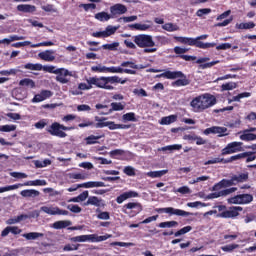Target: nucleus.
I'll return each mask as SVG.
<instances>
[{"instance_id":"nucleus-48","label":"nucleus","mask_w":256,"mask_h":256,"mask_svg":"<svg viewBox=\"0 0 256 256\" xmlns=\"http://www.w3.org/2000/svg\"><path fill=\"white\" fill-rule=\"evenodd\" d=\"M99 139H101V136L90 135L85 138V142L86 145H95L98 143Z\"/></svg>"},{"instance_id":"nucleus-57","label":"nucleus","mask_w":256,"mask_h":256,"mask_svg":"<svg viewBox=\"0 0 256 256\" xmlns=\"http://www.w3.org/2000/svg\"><path fill=\"white\" fill-rule=\"evenodd\" d=\"M117 47H119V42H113L112 44L102 45V49H107L108 51H117Z\"/></svg>"},{"instance_id":"nucleus-33","label":"nucleus","mask_w":256,"mask_h":256,"mask_svg":"<svg viewBox=\"0 0 256 256\" xmlns=\"http://www.w3.org/2000/svg\"><path fill=\"white\" fill-rule=\"evenodd\" d=\"M20 87H28L29 89H35V81L31 78H24L19 82Z\"/></svg>"},{"instance_id":"nucleus-59","label":"nucleus","mask_w":256,"mask_h":256,"mask_svg":"<svg viewBox=\"0 0 256 256\" xmlns=\"http://www.w3.org/2000/svg\"><path fill=\"white\" fill-rule=\"evenodd\" d=\"M225 161H226L225 158H220V157H218V158H214V159H211V160L206 161V162L204 163V165H215V164H217V163H224V164H226Z\"/></svg>"},{"instance_id":"nucleus-13","label":"nucleus","mask_w":256,"mask_h":256,"mask_svg":"<svg viewBox=\"0 0 256 256\" xmlns=\"http://www.w3.org/2000/svg\"><path fill=\"white\" fill-rule=\"evenodd\" d=\"M55 75H57L56 81H58V83H62V85H65L66 83H69L68 77H71L72 74L65 68H58L55 70Z\"/></svg>"},{"instance_id":"nucleus-63","label":"nucleus","mask_w":256,"mask_h":256,"mask_svg":"<svg viewBox=\"0 0 256 256\" xmlns=\"http://www.w3.org/2000/svg\"><path fill=\"white\" fill-rule=\"evenodd\" d=\"M67 209H69V211H71V213H81V211H82L81 207L77 204H69L67 206Z\"/></svg>"},{"instance_id":"nucleus-42","label":"nucleus","mask_w":256,"mask_h":256,"mask_svg":"<svg viewBox=\"0 0 256 256\" xmlns=\"http://www.w3.org/2000/svg\"><path fill=\"white\" fill-rule=\"evenodd\" d=\"M35 215H36V217H39V213L37 211H34L30 215H28V214H21L19 216H16V219H17L18 223H21V221H25L27 219H31V217H35Z\"/></svg>"},{"instance_id":"nucleus-16","label":"nucleus","mask_w":256,"mask_h":256,"mask_svg":"<svg viewBox=\"0 0 256 256\" xmlns=\"http://www.w3.org/2000/svg\"><path fill=\"white\" fill-rule=\"evenodd\" d=\"M40 211H43L44 213H47V215H69V211L63 210L59 207L42 206L40 208Z\"/></svg>"},{"instance_id":"nucleus-27","label":"nucleus","mask_w":256,"mask_h":256,"mask_svg":"<svg viewBox=\"0 0 256 256\" xmlns=\"http://www.w3.org/2000/svg\"><path fill=\"white\" fill-rule=\"evenodd\" d=\"M20 195L22 197H39V195H41V192H39L38 190L35 189H26V190H22L20 192Z\"/></svg>"},{"instance_id":"nucleus-11","label":"nucleus","mask_w":256,"mask_h":256,"mask_svg":"<svg viewBox=\"0 0 256 256\" xmlns=\"http://www.w3.org/2000/svg\"><path fill=\"white\" fill-rule=\"evenodd\" d=\"M156 213H169L170 215H177L178 217H189L193 215L191 212H187L185 210L181 209H175L173 207H167V208H156Z\"/></svg>"},{"instance_id":"nucleus-10","label":"nucleus","mask_w":256,"mask_h":256,"mask_svg":"<svg viewBox=\"0 0 256 256\" xmlns=\"http://www.w3.org/2000/svg\"><path fill=\"white\" fill-rule=\"evenodd\" d=\"M252 201L253 195L251 194H238L229 199V203H232L233 205H249Z\"/></svg>"},{"instance_id":"nucleus-61","label":"nucleus","mask_w":256,"mask_h":256,"mask_svg":"<svg viewBox=\"0 0 256 256\" xmlns=\"http://www.w3.org/2000/svg\"><path fill=\"white\" fill-rule=\"evenodd\" d=\"M40 96H42L43 101H46V99H50V97H53V92L51 90H41Z\"/></svg>"},{"instance_id":"nucleus-46","label":"nucleus","mask_w":256,"mask_h":256,"mask_svg":"<svg viewBox=\"0 0 256 256\" xmlns=\"http://www.w3.org/2000/svg\"><path fill=\"white\" fill-rule=\"evenodd\" d=\"M233 89H237V83L235 82H227L221 85L222 91H233Z\"/></svg>"},{"instance_id":"nucleus-24","label":"nucleus","mask_w":256,"mask_h":256,"mask_svg":"<svg viewBox=\"0 0 256 256\" xmlns=\"http://www.w3.org/2000/svg\"><path fill=\"white\" fill-rule=\"evenodd\" d=\"M73 222L70 220H59L52 224L53 229H67V227H71Z\"/></svg>"},{"instance_id":"nucleus-45","label":"nucleus","mask_w":256,"mask_h":256,"mask_svg":"<svg viewBox=\"0 0 256 256\" xmlns=\"http://www.w3.org/2000/svg\"><path fill=\"white\" fill-rule=\"evenodd\" d=\"M236 29H255V22H246V23H240L236 24Z\"/></svg>"},{"instance_id":"nucleus-32","label":"nucleus","mask_w":256,"mask_h":256,"mask_svg":"<svg viewBox=\"0 0 256 256\" xmlns=\"http://www.w3.org/2000/svg\"><path fill=\"white\" fill-rule=\"evenodd\" d=\"M23 39H25V37L23 36L11 35L9 36V38H4L0 40V43L10 45L12 41H23Z\"/></svg>"},{"instance_id":"nucleus-21","label":"nucleus","mask_w":256,"mask_h":256,"mask_svg":"<svg viewBox=\"0 0 256 256\" xmlns=\"http://www.w3.org/2000/svg\"><path fill=\"white\" fill-rule=\"evenodd\" d=\"M124 209H134L132 211V217H135L136 215H139L141 211H143V205L139 202H129L124 205Z\"/></svg>"},{"instance_id":"nucleus-1","label":"nucleus","mask_w":256,"mask_h":256,"mask_svg":"<svg viewBox=\"0 0 256 256\" xmlns=\"http://www.w3.org/2000/svg\"><path fill=\"white\" fill-rule=\"evenodd\" d=\"M87 83H80L78 85V89L80 91H89L93 89V85L98 87V89H105L106 91H113L115 87L113 85L120 83L121 85H125L127 83V79H121L119 76H102V77H90L87 79Z\"/></svg>"},{"instance_id":"nucleus-23","label":"nucleus","mask_w":256,"mask_h":256,"mask_svg":"<svg viewBox=\"0 0 256 256\" xmlns=\"http://www.w3.org/2000/svg\"><path fill=\"white\" fill-rule=\"evenodd\" d=\"M17 11H20L21 13H35V11H37V7L30 4H19L17 6Z\"/></svg>"},{"instance_id":"nucleus-7","label":"nucleus","mask_w":256,"mask_h":256,"mask_svg":"<svg viewBox=\"0 0 256 256\" xmlns=\"http://www.w3.org/2000/svg\"><path fill=\"white\" fill-rule=\"evenodd\" d=\"M113 235L105 234L103 236H98L97 234H88V235H80L70 238L72 243H85L90 241L91 243H101V241H107V239H111Z\"/></svg>"},{"instance_id":"nucleus-39","label":"nucleus","mask_w":256,"mask_h":256,"mask_svg":"<svg viewBox=\"0 0 256 256\" xmlns=\"http://www.w3.org/2000/svg\"><path fill=\"white\" fill-rule=\"evenodd\" d=\"M110 107L111 109L109 110V113H113V111H123V109H125V104L121 102H112Z\"/></svg>"},{"instance_id":"nucleus-38","label":"nucleus","mask_w":256,"mask_h":256,"mask_svg":"<svg viewBox=\"0 0 256 256\" xmlns=\"http://www.w3.org/2000/svg\"><path fill=\"white\" fill-rule=\"evenodd\" d=\"M177 121V115H170L162 117L160 124L161 125H171V123H175Z\"/></svg>"},{"instance_id":"nucleus-8","label":"nucleus","mask_w":256,"mask_h":256,"mask_svg":"<svg viewBox=\"0 0 256 256\" xmlns=\"http://www.w3.org/2000/svg\"><path fill=\"white\" fill-rule=\"evenodd\" d=\"M78 199L80 201H87L84 205L87 207L89 205H93L94 207H105V200L97 197V196H89V191L85 190L80 195H78Z\"/></svg>"},{"instance_id":"nucleus-14","label":"nucleus","mask_w":256,"mask_h":256,"mask_svg":"<svg viewBox=\"0 0 256 256\" xmlns=\"http://www.w3.org/2000/svg\"><path fill=\"white\" fill-rule=\"evenodd\" d=\"M173 51L177 55L176 58H178V59H183L184 61H196L197 60V56L185 55V53H187V51H189V49H187V48L175 46Z\"/></svg>"},{"instance_id":"nucleus-49","label":"nucleus","mask_w":256,"mask_h":256,"mask_svg":"<svg viewBox=\"0 0 256 256\" xmlns=\"http://www.w3.org/2000/svg\"><path fill=\"white\" fill-rule=\"evenodd\" d=\"M17 129V126L16 125H9V124H6V125H3V126H0V132L2 133H11V131H15Z\"/></svg>"},{"instance_id":"nucleus-40","label":"nucleus","mask_w":256,"mask_h":256,"mask_svg":"<svg viewBox=\"0 0 256 256\" xmlns=\"http://www.w3.org/2000/svg\"><path fill=\"white\" fill-rule=\"evenodd\" d=\"M95 121H97L96 124H94V127L96 129H103V127H107V118H100L99 116H95Z\"/></svg>"},{"instance_id":"nucleus-62","label":"nucleus","mask_w":256,"mask_h":256,"mask_svg":"<svg viewBox=\"0 0 256 256\" xmlns=\"http://www.w3.org/2000/svg\"><path fill=\"white\" fill-rule=\"evenodd\" d=\"M211 8H201L198 9L196 12V16L197 17H203V15H209V13H211Z\"/></svg>"},{"instance_id":"nucleus-6","label":"nucleus","mask_w":256,"mask_h":256,"mask_svg":"<svg viewBox=\"0 0 256 256\" xmlns=\"http://www.w3.org/2000/svg\"><path fill=\"white\" fill-rule=\"evenodd\" d=\"M73 129H75L73 126H65L59 122H53L46 128V131L49 135H52V137L65 139V137H67V133L65 131H73Z\"/></svg>"},{"instance_id":"nucleus-9","label":"nucleus","mask_w":256,"mask_h":256,"mask_svg":"<svg viewBox=\"0 0 256 256\" xmlns=\"http://www.w3.org/2000/svg\"><path fill=\"white\" fill-rule=\"evenodd\" d=\"M241 151H245L243 148V142H230L226 145L224 149H222L221 155H233V153H241Z\"/></svg>"},{"instance_id":"nucleus-3","label":"nucleus","mask_w":256,"mask_h":256,"mask_svg":"<svg viewBox=\"0 0 256 256\" xmlns=\"http://www.w3.org/2000/svg\"><path fill=\"white\" fill-rule=\"evenodd\" d=\"M161 77L171 80L177 79L172 82V87H187V85H191V80H189V77L182 71L166 70L165 72L156 75V79H161Z\"/></svg>"},{"instance_id":"nucleus-34","label":"nucleus","mask_w":256,"mask_h":256,"mask_svg":"<svg viewBox=\"0 0 256 256\" xmlns=\"http://www.w3.org/2000/svg\"><path fill=\"white\" fill-rule=\"evenodd\" d=\"M168 173L169 170L150 171L147 173V176L151 177L152 179H157L159 177H163V175H167Z\"/></svg>"},{"instance_id":"nucleus-50","label":"nucleus","mask_w":256,"mask_h":256,"mask_svg":"<svg viewBox=\"0 0 256 256\" xmlns=\"http://www.w3.org/2000/svg\"><path fill=\"white\" fill-rule=\"evenodd\" d=\"M111 159H119L117 157H121V155H125V150L115 149L109 152Z\"/></svg>"},{"instance_id":"nucleus-25","label":"nucleus","mask_w":256,"mask_h":256,"mask_svg":"<svg viewBox=\"0 0 256 256\" xmlns=\"http://www.w3.org/2000/svg\"><path fill=\"white\" fill-rule=\"evenodd\" d=\"M24 184V187H45V185H47V181L46 180H30L27 181Z\"/></svg>"},{"instance_id":"nucleus-58","label":"nucleus","mask_w":256,"mask_h":256,"mask_svg":"<svg viewBox=\"0 0 256 256\" xmlns=\"http://www.w3.org/2000/svg\"><path fill=\"white\" fill-rule=\"evenodd\" d=\"M123 173H125V175H127L128 177H135L136 175L135 168H133V166H126L123 169Z\"/></svg>"},{"instance_id":"nucleus-36","label":"nucleus","mask_w":256,"mask_h":256,"mask_svg":"<svg viewBox=\"0 0 256 256\" xmlns=\"http://www.w3.org/2000/svg\"><path fill=\"white\" fill-rule=\"evenodd\" d=\"M43 233L39 232H29L26 234H23L22 236L27 239V241H35V239H39V237H43Z\"/></svg>"},{"instance_id":"nucleus-53","label":"nucleus","mask_w":256,"mask_h":256,"mask_svg":"<svg viewBox=\"0 0 256 256\" xmlns=\"http://www.w3.org/2000/svg\"><path fill=\"white\" fill-rule=\"evenodd\" d=\"M53 45H55V43L51 41H45L37 44H31L30 47H32V49H37V47H53Z\"/></svg>"},{"instance_id":"nucleus-2","label":"nucleus","mask_w":256,"mask_h":256,"mask_svg":"<svg viewBox=\"0 0 256 256\" xmlns=\"http://www.w3.org/2000/svg\"><path fill=\"white\" fill-rule=\"evenodd\" d=\"M217 104V98L213 94L205 93L193 98L190 107L194 113H203L206 109Z\"/></svg>"},{"instance_id":"nucleus-22","label":"nucleus","mask_w":256,"mask_h":256,"mask_svg":"<svg viewBox=\"0 0 256 256\" xmlns=\"http://www.w3.org/2000/svg\"><path fill=\"white\" fill-rule=\"evenodd\" d=\"M232 181L234 185H239V183H245L246 181H249V172L233 175Z\"/></svg>"},{"instance_id":"nucleus-44","label":"nucleus","mask_w":256,"mask_h":256,"mask_svg":"<svg viewBox=\"0 0 256 256\" xmlns=\"http://www.w3.org/2000/svg\"><path fill=\"white\" fill-rule=\"evenodd\" d=\"M129 27L131 29H135L136 31H147V29H149L151 26L147 25V24H130Z\"/></svg>"},{"instance_id":"nucleus-26","label":"nucleus","mask_w":256,"mask_h":256,"mask_svg":"<svg viewBox=\"0 0 256 256\" xmlns=\"http://www.w3.org/2000/svg\"><path fill=\"white\" fill-rule=\"evenodd\" d=\"M240 135V140L241 141H256V134L250 133V132H245V130L239 132Z\"/></svg>"},{"instance_id":"nucleus-60","label":"nucleus","mask_w":256,"mask_h":256,"mask_svg":"<svg viewBox=\"0 0 256 256\" xmlns=\"http://www.w3.org/2000/svg\"><path fill=\"white\" fill-rule=\"evenodd\" d=\"M216 43L215 42H212V43H209V42H206V43H203L202 41L199 42L198 44V49H211V47H216Z\"/></svg>"},{"instance_id":"nucleus-28","label":"nucleus","mask_w":256,"mask_h":256,"mask_svg":"<svg viewBox=\"0 0 256 256\" xmlns=\"http://www.w3.org/2000/svg\"><path fill=\"white\" fill-rule=\"evenodd\" d=\"M79 187H84V189H91L93 187H107V185H105V182L90 181V182L79 184Z\"/></svg>"},{"instance_id":"nucleus-64","label":"nucleus","mask_w":256,"mask_h":256,"mask_svg":"<svg viewBox=\"0 0 256 256\" xmlns=\"http://www.w3.org/2000/svg\"><path fill=\"white\" fill-rule=\"evenodd\" d=\"M220 185H222V188L223 187H233V185H235V183L233 182V178H230L229 180L222 179L220 181Z\"/></svg>"},{"instance_id":"nucleus-37","label":"nucleus","mask_w":256,"mask_h":256,"mask_svg":"<svg viewBox=\"0 0 256 256\" xmlns=\"http://www.w3.org/2000/svg\"><path fill=\"white\" fill-rule=\"evenodd\" d=\"M247 155H249L248 153H240V154H236L234 156H231L230 158H227L224 162L225 163H233V161H239L241 159H245L247 157Z\"/></svg>"},{"instance_id":"nucleus-5","label":"nucleus","mask_w":256,"mask_h":256,"mask_svg":"<svg viewBox=\"0 0 256 256\" xmlns=\"http://www.w3.org/2000/svg\"><path fill=\"white\" fill-rule=\"evenodd\" d=\"M217 209V217H220L221 219H237L239 213L243 211V207L241 206L227 207L225 205H218Z\"/></svg>"},{"instance_id":"nucleus-54","label":"nucleus","mask_w":256,"mask_h":256,"mask_svg":"<svg viewBox=\"0 0 256 256\" xmlns=\"http://www.w3.org/2000/svg\"><path fill=\"white\" fill-rule=\"evenodd\" d=\"M79 247H81V244H66L63 247V251L69 252V251H78Z\"/></svg>"},{"instance_id":"nucleus-31","label":"nucleus","mask_w":256,"mask_h":256,"mask_svg":"<svg viewBox=\"0 0 256 256\" xmlns=\"http://www.w3.org/2000/svg\"><path fill=\"white\" fill-rule=\"evenodd\" d=\"M95 19H97V21L105 22L109 21V19H113V16L105 11H102L95 14Z\"/></svg>"},{"instance_id":"nucleus-12","label":"nucleus","mask_w":256,"mask_h":256,"mask_svg":"<svg viewBox=\"0 0 256 256\" xmlns=\"http://www.w3.org/2000/svg\"><path fill=\"white\" fill-rule=\"evenodd\" d=\"M218 135V137H227V127L212 126L204 130V135Z\"/></svg>"},{"instance_id":"nucleus-15","label":"nucleus","mask_w":256,"mask_h":256,"mask_svg":"<svg viewBox=\"0 0 256 256\" xmlns=\"http://www.w3.org/2000/svg\"><path fill=\"white\" fill-rule=\"evenodd\" d=\"M117 29H119V27L108 25L104 31L93 32L92 37H96L97 39H101V37H111V35H115Z\"/></svg>"},{"instance_id":"nucleus-47","label":"nucleus","mask_w":256,"mask_h":256,"mask_svg":"<svg viewBox=\"0 0 256 256\" xmlns=\"http://www.w3.org/2000/svg\"><path fill=\"white\" fill-rule=\"evenodd\" d=\"M177 225H179V222L177 221H167V222H161L158 224V227H160V229H165V228H171V227H177Z\"/></svg>"},{"instance_id":"nucleus-41","label":"nucleus","mask_w":256,"mask_h":256,"mask_svg":"<svg viewBox=\"0 0 256 256\" xmlns=\"http://www.w3.org/2000/svg\"><path fill=\"white\" fill-rule=\"evenodd\" d=\"M24 69H28L30 71H43V65L42 64H33V63H27L24 65Z\"/></svg>"},{"instance_id":"nucleus-18","label":"nucleus","mask_w":256,"mask_h":256,"mask_svg":"<svg viewBox=\"0 0 256 256\" xmlns=\"http://www.w3.org/2000/svg\"><path fill=\"white\" fill-rule=\"evenodd\" d=\"M135 197H139V193L133 190L124 192L122 194H120L117 198H116V202L121 205V203H123L124 201H127V199H133Z\"/></svg>"},{"instance_id":"nucleus-56","label":"nucleus","mask_w":256,"mask_h":256,"mask_svg":"<svg viewBox=\"0 0 256 256\" xmlns=\"http://www.w3.org/2000/svg\"><path fill=\"white\" fill-rule=\"evenodd\" d=\"M123 121H137V118L135 117V112H128L122 116Z\"/></svg>"},{"instance_id":"nucleus-43","label":"nucleus","mask_w":256,"mask_h":256,"mask_svg":"<svg viewBox=\"0 0 256 256\" xmlns=\"http://www.w3.org/2000/svg\"><path fill=\"white\" fill-rule=\"evenodd\" d=\"M162 29H164V31H168L169 33H173V31H179V26L173 23H165L162 25Z\"/></svg>"},{"instance_id":"nucleus-30","label":"nucleus","mask_w":256,"mask_h":256,"mask_svg":"<svg viewBox=\"0 0 256 256\" xmlns=\"http://www.w3.org/2000/svg\"><path fill=\"white\" fill-rule=\"evenodd\" d=\"M106 127H108L110 131H115V129H129L130 126L125 124H116L113 121H108L106 122Z\"/></svg>"},{"instance_id":"nucleus-17","label":"nucleus","mask_w":256,"mask_h":256,"mask_svg":"<svg viewBox=\"0 0 256 256\" xmlns=\"http://www.w3.org/2000/svg\"><path fill=\"white\" fill-rule=\"evenodd\" d=\"M237 191V188L232 187L228 188L219 192H213L206 196V199H219V197H227V195H231V193H235Z\"/></svg>"},{"instance_id":"nucleus-55","label":"nucleus","mask_w":256,"mask_h":256,"mask_svg":"<svg viewBox=\"0 0 256 256\" xmlns=\"http://www.w3.org/2000/svg\"><path fill=\"white\" fill-rule=\"evenodd\" d=\"M96 213H98V215H97L98 219H102V220H106V221L111 219V215L109 214V212H101V210L98 208L96 210Z\"/></svg>"},{"instance_id":"nucleus-35","label":"nucleus","mask_w":256,"mask_h":256,"mask_svg":"<svg viewBox=\"0 0 256 256\" xmlns=\"http://www.w3.org/2000/svg\"><path fill=\"white\" fill-rule=\"evenodd\" d=\"M181 149H183V145L173 144L160 148V151H170V153H173V151H181Z\"/></svg>"},{"instance_id":"nucleus-4","label":"nucleus","mask_w":256,"mask_h":256,"mask_svg":"<svg viewBox=\"0 0 256 256\" xmlns=\"http://www.w3.org/2000/svg\"><path fill=\"white\" fill-rule=\"evenodd\" d=\"M134 43L140 49H144V53H156L157 48H147L155 47V41H153V36L147 34H139L133 36Z\"/></svg>"},{"instance_id":"nucleus-29","label":"nucleus","mask_w":256,"mask_h":256,"mask_svg":"<svg viewBox=\"0 0 256 256\" xmlns=\"http://www.w3.org/2000/svg\"><path fill=\"white\" fill-rule=\"evenodd\" d=\"M53 53H55L53 50H47L45 52L40 53L39 57L43 61H55V56H53Z\"/></svg>"},{"instance_id":"nucleus-51","label":"nucleus","mask_w":256,"mask_h":256,"mask_svg":"<svg viewBox=\"0 0 256 256\" xmlns=\"http://www.w3.org/2000/svg\"><path fill=\"white\" fill-rule=\"evenodd\" d=\"M192 230H193V227L185 226L182 229L176 231L174 233V237H181V235H185V234L189 233V231H192Z\"/></svg>"},{"instance_id":"nucleus-19","label":"nucleus","mask_w":256,"mask_h":256,"mask_svg":"<svg viewBox=\"0 0 256 256\" xmlns=\"http://www.w3.org/2000/svg\"><path fill=\"white\" fill-rule=\"evenodd\" d=\"M106 73H127V75H137V71L127 69V68H121V67H107L106 66Z\"/></svg>"},{"instance_id":"nucleus-20","label":"nucleus","mask_w":256,"mask_h":256,"mask_svg":"<svg viewBox=\"0 0 256 256\" xmlns=\"http://www.w3.org/2000/svg\"><path fill=\"white\" fill-rule=\"evenodd\" d=\"M110 13L112 17H115V15H125L127 13V6L123 4H114L110 7Z\"/></svg>"},{"instance_id":"nucleus-52","label":"nucleus","mask_w":256,"mask_h":256,"mask_svg":"<svg viewBox=\"0 0 256 256\" xmlns=\"http://www.w3.org/2000/svg\"><path fill=\"white\" fill-rule=\"evenodd\" d=\"M238 247V244H229L226 246H221V250L225 253H233V251H235V249H238Z\"/></svg>"}]
</instances>
